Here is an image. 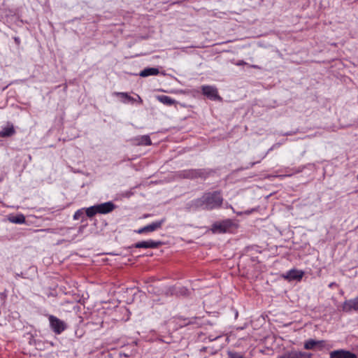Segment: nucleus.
Listing matches in <instances>:
<instances>
[{
  "instance_id": "30",
  "label": "nucleus",
  "mask_w": 358,
  "mask_h": 358,
  "mask_svg": "<svg viewBox=\"0 0 358 358\" xmlns=\"http://www.w3.org/2000/svg\"><path fill=\"white\" fill-rule=\"evenodd\" d=\"M300 171H301V170H296V171H294V173H299Z\"/></svg>"
},
{
  "instance_id": "23",
  "label": "nucleus",
  "mask_w": 358,
  "mask_h": 358,
  "mask_svg": "<svg viewBox=\"0 0 358 358\" xmlns=\"http://www.w3.org/2000/svg\"><path fill=\"white\" fill-rule=\"evenodd\" d=\"M282 143H278V144L273 145L272 147L269 149V151L272 150H273L275 148H279L281 145Z\"/></svg>"
},
{
  "instance_id": "16",
  "label": "nucleus",
  "mask_w": 358,
  "mask_h": 358,
  "mask_svg": "<svg viewBox=\"0 0 358 358\" xmlns=\"http://www.w3.org/2000/svg\"><path fill=\"white\" fill-rule=\"evenodd\" d=\"M159 71L157 68L149 67V68H145L143 70H142L139 73V76L141 77L145 78V77H148L150 76H157L159 74Z\"/></svg>"
},
{
  "instance_id": "18",
  "label": "nucleus",
  "mask_w": 358,
  "mask_h": 358,
  "mask_svg": "<svg viewBox=\"0 0 358 358\" xmlns=\"http://www.w3.org/2000/svg\"><path fill=\"white\" fill-rule=\"evenodd\" d=\"M157 99L159 101L166 106H172L176 103L173 99L166 95L157 96Z\"/></svg>"
},
{
  "instance_id": "36",
  "label": "nucleus",
  "mask_w": 358,
  "mask_h": 358,
  "mask_svg": "<svg viewBox=\"0 0 358 358\" xmlns=\"http://www.w3.org/2000/svg\"><path fill=\"white\" fill-rule=\"evenodd\" d=\"M357 180H358V174H357Z\"/></svg>"
},
{
  "instance_id": "20",
  "label": "nucleus",
  "mask_w": 358,
  "mask_h": 358,
  "mask_svg": "<svg viewBox=\"0 0 358 358\" xmlns=\"http://www.w3.org/2000/svg\"><path fill=\"white\" fill-rule=\"evenodd\" d=\"M85 212L86 213V215L89 217H92L95 215L99 214L96 205L85 208Z\"/></svg>"
},
{
  "instance_id": "26",
  "label": "nucleus",
  "mask_w": 358,
  "mask_h": 358,
  "mask_svg": "<svg viewBox=\"0 0 358 358\" xmlns=\"http://www.w3.org/2000/svg\"><path fill=\"white\" fill-rule=\"evenodd\" d=\"M137 97H138V100L139 103H142V99H141V98L139 96H137Z\"/></svg>"
},
{
  "instance_id": "9",
  "label": "nucleus",
  "mask_w": 358,
  "mask_h": 358,
  "mask_svg": "<svg viewBox=\"0 0 358 358\" xmlns=\"http://www.w3.org/2000/svg\"><path fill=\"white\" fill-rule=\"evenodd\" d=\"M304 275V272L301 270L290 269L283 274V278L289 281L301 280Z\"/></svg>"
},
{
  "instance_id": "24",
  "label": "nucleus",
  "mask_w": 358,
  "mask_h": 358,
  "mask_svg": "<svg viewBox=\"0 0 358 358\" xmlns=\"http://www.w3.org/2000/svg\"><path fill=\"white\" fill-rule=\"evenodd\" d=\"M197 318H192V320H189L187 323H185V324H196V323Z\"/></svg>"
},
{
  "instance_id": "21",
  "label": "nucleus",
  "mask_w": 358,
  "mask_h": 358,
  "mask_svg": "<svg viewBox=\"0 0 358 358\" xmlns=\"http://www.w3.org/2000/svg\"><path fill=\"white\" fill-rule=\"evenodd\" d=\"M84 211L85 208H81L78 210H76L73 215V220H78L80 218L84 217Z\"/></svg>"
},
{
  "instance_id": "7",
  "label": "nucleus",
  "mask_w": 358,
  "mask_h": 358,
  "mask_svg": "<svg viewBox=\"0 0 358 358\" xmlns=\"http://www.w3.org/2000/svg\"><path fill=\"white\" fill-rule=\"evenodd\" d=\"M202 93L212 101H220L221 97L218 94L217 90L214 86L203 85L201 88Z\"/></svg>"
},
{
  "instance_id": "19",
  "label": "nucleus",
  "mask_w": 358,
  "mask_h": 358,
  "mask_svg": "<svg viewBox=\"0 0 358 358\" xmlns=\"http://www.w3.org/2000/svg\"><path fill=\"white\" fill-rule=\"evenodd\" d=\"M9 220L12 223L15 224H23L25 222V217L22 214H19L15 216H13L9 218Z\"/></svg>"
},
{
  "instance_id": "17",
  "label": "nucleus",
  "mask_w": 358,
  "mask_h": 358,
  "mask_svg": "<svg viewBox=\"0 0 358 358\" xmlns=\"http://www.w3.org/2000/svg\"><path fill=\"white\" fill-rule=\"evenodd\" d=\"M115 94L117 96H120L122 98V101L124 103H133L136 101V99L131 96L127 92H115Z\"/></svg>"
},
{
  "instance_id": "28",
  "label": "nucleus",
  "mask_w": 358,
  "mask_h": 358,
  "mask_svg": "<svg viewBox=\"0 0 358 358\" xmlns=\"http://www.w3.org/2000/svg\"><path fill=\"white\" fill-rule=\"evenodd\" d=\"M255 164V162H253L250 164V166L252 167V166H254Z\"/></svg>"
},
{
  "instance_id": "5",
  "label": "nucleus",
  "mask_w": 358,
  "mask_h": 358,
  "mask_svg": "<svg viewBox=\"0 0 358 358\" xmlns=\"http://www.w3.org/2000/svg\"><path fill=\"white\" fill-rule=\"evenodd\" d=\"M232 226L233 222L229 219H227L213 224L211 230L213 233H226L231 228Z\"/></svg>"
},
{
  "instance_id": "22",
  "label": "nucleus",
  "mask_w": 358,
  "mask_h": 358,
  "mask_svg": "<svg viewBox=\"0 0 358 358\" xmlns=\"http://www.w3.org/2000/svg\"><path fill=\"white\" fill-rule=\"evenodd\" d=\"M227 354L229 358H244L243 355L240 352L229 351Z\"/></svg>"
},
{
  "instance_id": "31",
  "label": "nucleus",
  "mask_w": 358,
  "mask_h": 358,
  "mask_svg": "<svg viewBox=\"0 0 358 358\" xmlns=\"http://www.w3.org/2000/svg\"><path fill=\"white\" fill-rule=\"evenodd\" d=\"M237 215H242V213L241 212H238V213H237Z\"/></svg>"
},
{
  "instance_id": "12",
  "label": "nucleus",
  "mask_w": 358,
  "mask_h": 358,
  "mask_svg": "<svg viewBox=\"0 0 358 358\" xmlns=\"http://www.w3.org/2000/svg\"><path fill=\"white\" fill-rule=\"evenodd\" d=\"M343 310L345 312H351L352 310H358V296L354 299L346 300L344 301L343 306Z\"/></svg>"
},
{
  "instance_id": "8",
  "label": "nucleus",
  "mask_w": 358,
  "mask_h": 358,
  "mask_svg": "<svg viewBox=\"0 0 358 358\" xmlns=\"http://www.w3.org/2000/svg\"><path fill=\"white\" fill-rule=\"evenodd\" d=\"M130 141L135 146H148L152 144V141L148 135L135 136Z\"/></svg>"
},
{
  "instance_id": "10",
  "label": "nucleus",
  "mask_w": 358,
  "mask_h": 358,
  "mask_svg": "<svg viewBox=\"0 0 358 358\" xmlns=\"http://www.w3.org/2000/svg\"><path fill=\"white\" fill-rule=\"evenodd\" d=\"M162 244L161 241H156L152 239L136 243L132 245L135 248H157Z\"/></svg>"
},
{
  "instance_id": "4",
  "label": "nucleus",
  "mask_w": 358,
  "mask_h": 358,
  "mask_svg": "<svg viewBox=\"0 0 358 358\" xmlns=\"http://www.w3.org/2000/svg\"><path fill=\"white\" fill-rule=\"evenodd\" d=\"M166 218H162L159 220H156L146 226L139 228L136 231L137 234H143L153 232L162 228V225L165 223Z\"/></svg>"
},
{
  "instance_id": "11",
  "label": "nucleus",
  "mask_w": 358,
  "mask_h": 358,
  "mask_svg": "<svg viewBox=\"0 0 358 358\" xmlns=\"http://www.w3.org/2000/svg\"><path fill=\"white\" fill-rule=\"evenodd\" d=\"M330 358H357L355 353L345 350H337L329 353Z\"/></svg>"
},
{
  "instance_id": "15",
  "label": "nucleus",
  "mask_w": 358,
  "mask_h": 358,
  "mask_svg": "<svg viewBox=\"0 0 358 358\" xmlns=\"http://www.w3.org/2000/svg\"><path fill=\"white\" fill-rule=\"evenodd\" d=\"M15 133V129L12 124H8L6 127H2L0 131V137H10Z\"/></svg>"
},
{
  "instance_id": "6",
  "label": "nucleus",
  "mask_w": 358,
  "mask_h": 358,
  "mask_svg": "<svg viewBox=\"0 0 358 358\" xmlns=\"http://www.w3.org/2000/svg\"><path fill=\"white\" fill-rule=\"evenodd\" d=\"M313 355L309 352L292 350L286 351L277 358H312Z\"/></svg>"
},
{
  "instance_id": "35",
  "label": "nucleus",
  "mask_w": 358,
  "mask_h": 358,
  "mask_svg": "<svg viewBox=\"0 0 358 358\" xmlns=\"http://www.w3.org/2000/svg\"><path fill=\"white\" fill-rule=\"evenodd\" d=\"M333 285H334V283H331V284L329 285V287H331L333 286Z\"/></svg>"
},
{
  "instance_id": "1",
  "label": "nucleus",
  "mask_w": 358,
  "mask_h": 358,
  "mask_svg": "<svg viewBox=\"0 0 358 358\" xmlns=\"http://www.w3.org/2000/svg\"><path fill=\"white\" fill-rule=\"evenodd\" d=\"M222 202L223 198L220 191L208 192L200 198L192 200L187 203V206L191 210H211L220 208Z\"/></svg>"
},
{
  "instance_id": "32",
  "label": "nucleus",
  "mask_w": 358,
  "mask_h": 358,
  "mask_svg": "<svg viewBox=\"0 0 358 358\" xmlns=\"http://www.w3.org/2000/svg\"><path fill=\"white\" fill-rule=\"evenodd\" d=\"M149 216H150V215H144V217H148Z\"/></svg>"
},
{
  "instance_id": "25",
  "label": "nucleus",
  "mask_w": 358,
  "mask_h": 358,
  "mask_svg": "<svg viewBox=\"0 0 358 358\" xmlns=\"http://www.w3.org/2000/svg\"><path fill=\"white\" fill-rule=\"evenodd\" d=\"M220 335H218V336H215V337H212V336H210V339L211 341H214V340H215V339H217V338H220Z\"/></svg>"
},
{
  "instance_id": "34",
  "label": "nucleus",
  "mask_w": 358,
  "mask_h": 358,
  "mask_svg": "<svg viewBox=\"0 0 358 358\" xmlns=\"http://www.w3.org/2000/svg\"><path fill=\"white\" fill-rule=\"evenodd\" d=\"M83 227H81L79 228V231H81Z\"/></svg>"
},
{
  "instance_id": "27",
  "label": "nucleus",
  "mask_w": 358,
  "mask_h": 358,
  "mask_svg": "<svg viewBox=\"0 0 358 358\" xmlns=\"http://www.w3.org/2000/svg\"><path fill=\"white\" fill-rule=\"evenodd\" d=\"M291 134H292V133H291V132H287V133L284 134L283 135H285V136H289V135H291Z\"/></svg>"
},
{
  "instance_id": "14",
  "label": "nucleus",
  "mask_w": 358,
  "mask_h": 358,
  "mask_svg": "<svg viewBox=\"0 0 358 358\" xmlns=\"http://www.w3.org/2000/svg\"><path fill=\"white\" fill-rule=\"evenodd\" d=\"M207 173L204 169H192L186 172L185 176L191 178H206Z\"/></svg>"
},
{
  "instance_id": "29",
  "label": "nucleus",
  "mask_w": 358,
  "mask_h": 358,
  "mask_svg": "<svg viewBox=\"0 0 358 358\" xmlns=\"http://www.w3.org/2000/svg\"><path fill=\"white\" fill-rule=\"evenodd\" d=\"M292 174H293V173H289V174H287V175H286V176H292Z\"/></svg>"
},
{
  "instance_id": "13",
  "label": "nucleus",
  "mask_w": 358,
  "mask_h": 358,
  "mask_svg": "<svg viewBox=\"0 0 358 358\" xmlns=\"http://www.w3.org/2000/svg\"><path fill=\"white\" fill-rule=\"evenodd\" d=\"M96 206L99 214H107L112 212L115 208V206L112 201L102 203Z\"/></svg>"
},
{
  "instance_id": "2",
  "label": "nucleus",
  "mask_w": 358,
  "mask_h": 358,
  "mask_svg": "<svg viewBox=\"0 0 358 358\" xmlns=\"http://www.w3.org/2000/svg\"><path fill=\"white\" fill-rule=\"evenodd\" d=\"M305 350H329L333 348V345L324 340L308 339L304 342Z\"/></svg>"
},
{
  "instance_id": "33",
  "label": "nucleus",
  "mask_w": 358,
  "mask_h": 358,
  "mask_svg": "<svg viewBox=\"0 0 358 358\" xmlns=\"http://www.w3.org/2000/svg\"><path fill=\"white\" fill-rule=\"evenodd\" d=\"M230 208H231V209H232V210H233V211L234 212V208H233L231 206H230Z\"/></svg>"
},
{
  "instance_id": "3",
  "label": "nucleus",
  "mask_w": 358,
  "mask_h": 358,
  "mask_svg": "<svg viewBox=\"0 0 358 358\" xmlns=\"http://www.w3.org/2000/svg\"><path fill=\"white\" fill-rule=\"evenodd\" d=\"M48 320L51 329L56 334H62L67 327L66 324L63 320L52 315H48Z\"/></svg>"
}]
</instances>
